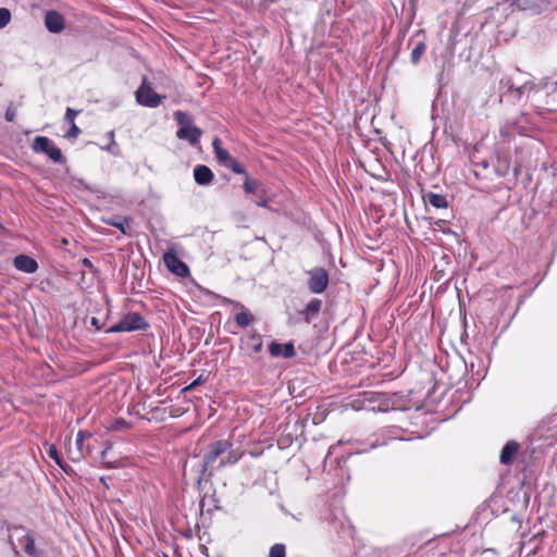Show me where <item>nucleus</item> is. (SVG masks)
I'll use <instances>...</instances> for the list:
<instances>
[{"label":"nucleus","instance_id":"1","mask_svg":"<svg viewBox=\"0 0 557 557\" xmlns=\"http://www.w3.org/2000/svg\"><path fill=\"white\" fill-rule=\"evenodd\" d=\"M244 456L240 449H234L230 440H219L208 446L207 453L202 458V472L206 473L214 468L219 460L218 468H224L237 463Z\"/></svg>","mask_w":557,"mask_h":557},{"label":"nucleus","instance_id":"2","mask_svg":"<svg viewBox=\"0 0 557 557\" xmlns=\"http://www.w3.org/2000/svg\"><path fill=\"white\" fill-rule=\"evenodd\" d=\"M212 148H213L215 158L221 165L231 170L235 174L245 175L243 189L246 194H256V193L265 194L264 190L261 188L262 187L261 182L256 178L249 177V175L246 172L245 166L243 164H240L239 162H237V160L226 149H224L222 147V141L219 137L213 138Z\"/></svg>","mask_w":557,"mask_h":557},{"label":"nucleus","instance_id":"3","mask_svg":"<svg viewBox=\"0 0 557 557\" xmlns=\"http://www.w3.org/2000/svg\"><path fill=\"white\" fill-rule=\"evenodd\" d=\"M149 326L148 321L139 312H127L115 324L110 326L107 332L122 333L146 331Z\"/></svg>","mask_w":557,"mask_h":557},{"label":"nucleus","instance_id":"4","mask_svg":"<svg viewBox=\"0 0 557 557\" xmlns=\"http://www.w3.org/2000/svg\"><path fill=\"white\" fill-rule=\"evenodd\" d=\"M32 149L35 153H45L50 160H52L55 163H65V158L62 154L61 149L57 147L50 138L46 136L35 137L32 144Z\"/></svg>","mask_w":557,"mask_h":557},{"label":"nucleus","instance_id":"5","mask_svg":"<svg viewBox=\"0 0 557 557\" xmlns=\"http://www.w3.org/2000/svg\"><path fill=\"white\" fill-rule=\"evenodd\" d=\"M164 98L165 96H160L153 90L146 77H144L141 85L136 90V101L144 107L157 108Z\"/></svg>","mask_w":557,"mask_h":557},{"label":"nucleus","instance_id":"6","mask_svg":"<svg viewBox=\"0 0 557 557\" xmlns=\"http://www.w3.org/2000/svg\"><path fill=\"white\" fill-rule=\"evenodd\" d=\"M163 262L166 269L176 276L185 278L190 275L188 265L178 258L176 251L173 248L164 252Z\"/></svg>","mask_w":557,"mask_h":557},{"label":"nucleus","instance_id":"7","mask_svg":"<svg viewBox=\"0 0 557 557\" xmlns=\"http://www.w3.org/2000/svg\"><path fill=\"white\" fill-rule=\"evenodd\" d=\"M309 275L308 288L313 294H322L329 286L330 277L324 268H314L307 272Z\"/></svg>","mask_w":557,"mask_h":557},{"label":"nucleus","instance_id":"8","mask_svg":"<svg viewBox=\"0 0 557 557\" xmlns=\"http://www.w3.org/2000/svg\"><path fill=\"white\" fill-rule=\"evenodd\" d=\"M90 437H91V433L88 432V431L79 430L77 432V435H76V449L73 450V449L70 448L69 451H67L69 458L72 461L78 462L82 459H84L86 454H90V449L89 448L84 450V442L87 438H90Z\"/></svg>","mask_w":557,"mask_h":557},{"label":"nucleus","instance_id":"9","mask_svg":"<svg viewBox=\"0 0 557 557\" xmlns=\"http://www.w3.org/2000/svg\"><path fill=\"white\" fill-rule=\"evenodd\" d=\"M13 529L16 532L21 533V536L18 537V543L21 546H23L24 552L30 557L39 556L36 553L35 535H34L33 531L27 530L26 528H24L22 525L14 527Z\"/></svg>","mask_w":557,"mask_h":557},{"label":"nucleus","instance_id":"10","mask_svg":"<svg viewBox=\"0 0 557 557\" xmlns=\"http://www.w3.org/2000/svg\"><path fill=\"white\" fill-rule=\"evenodd\" d=\"M14 267L25 273L32 274L38 270L37 261L27 255H17L13 260Z\"/></svg>","mask_w":557,"mask_h":557},{"label":"nucleus","instance_id":"11","mask_svg":"<svg viewBox=\"0 0 557 557\" xmlns=\"http://www.w3.org/2000/svg\"><path fill=\"white\" fill-rule=\"evenodd\" d=\"M269 351L272 357H284L286 359L293 358L296 355L294 344L288 342L280 344L272 342L269 346Z\"/></svg>","mask_w":557,"mask_h":557},{"label":"nucleus","instance_id":"12","mask_svg":"<svg viewBox=\"0 0 557 557\" xmlns=\"http://www.w3.org/2000/svg\"><path fill=\"white\" fill-rule=\"evenodd\" d=\"M45 26L51 33H60L64 28V17L57 11H48L45 16Z\"/></svg>","mask_w":557,"mask_h":557},{"label":"nucleus","instance_id":"13","mask_svg":"<svg viewBox=\"0 0 557 557\" xmlns=\"http://www.w3.org/2000/svg\"><path fill=\"white\" fill-rule=\"evenodd\" d=\"M201 135L202 131L195 125L183 126L176 132V136L178 139H186L191 145L198 143Z\"/></svg>","mask_w":557,"mask_h":557},{"label":"nucleus","instance_id":"14","mask_svg":"<svg viewBox=\"0 0 557 557\" xmlns=\"http://www.w3.org/2000/svg\"><path fill=\"white\" fill-rule=\"evenodd\" d=\"M520 449V444L516 441H509L502 449L499 460L503 465H511Z\"/></svg>","mask_w":557,"mask_h":557},{"label":"nucleus","instance_id":"15","mask_svg":"<svg viewBox=\"0 0 557 557\" xmlns=\"http://www.w3.org/2000/svg\"><path fill=\"white\" fill-rule=\"evenodd\" d=\"M194 178L199 185H208L213 181L214 174L209 166L198 164L194 169Z\"/></svg>","mask_w":557,"mask_h":557},{"label":"nucleus","instance_id":"16","mask_svg":"<svg viewBox=\"0 0 557 557\" xmlns=\"http://www.w3.org/2000/svg\"><path fill=\"white\" fill-rule=\"evenodd\" d=\"M228 301L242 309V311L235 315V322L237 325L240 327H247L253 321L252 314L240 302H236L234 300Z\"/></svg>","mask_w":557,"mask_h":557},{"label":"nucleus","instance_id":"17","mask_svg":"<svg viewBox=\"0 0 557 557\" xmlns=\"http://www.w3.org/2000/svg\"><path fill=\"white\" fill-rule=\"evenodd\" d=\"M322 308V300L314 298L308 302L305 309L301 311V314L307 323L311 322V320L318 315Z\"/></svg>","mask_w":557,"mask_h":557},{"label":"nucleus","instance_id":"18","mask_svg":"<svg viewBox=\"0 0 557 557\" xmlns=\"http://www.w3.org/2000/svg\"><path fill=\"white\" fill-rule=\"evenodd\" d=\"M246 348L253 354H259L263 348V341L260 334L253 332L249 334L245 342Z\"/></svg>","mask_w":557,"mask_h":557},{"label":"nucleus","instance_id":"19","mask_svg":"<svg viewBox=\"0 0 557 557\" xmlns=\"http://www.w3.org/2000/svg\"><path fill=\"white\" fill-rule=\"evenodd\" d=\"M113 447V443L111 441H106L103 443V449L100 454V461H101V465L103 468L106 469H116L120 467V462L119 461H112L109 459V451L112 449Z\"/></svg>","mask_w":557,"mask_h":557},{"label":"nucleus","instance_id":"20","mask_svg":"<svg viewBox=\"0 0 557 557\" xmlns=\"http://www.w3.org/2000/svg\"><path fill=\"white\" fill-rule=\"evenodd\" d=\"M425 201L436 209H445L448 207L446 196L436 193H429L425 196Z\"/></svg>","mask_w":557,"mask_h":557},{"label":"nucleus","instance_id":"21","mask_svg":"<svg viewBox=\"0 0 557 557\" xmlns=\"http://www.w3.org/2000/svg\"><path fill=\"white\" fill-rule=\"evenodd\" d=\"M47 454L64 472H67V470L70 469V466L63 461L55 445H53V444L49 445L48 449H47Z\"/></svg>","mask_w":557,"mask_h":557},{"label":"nucleus","instance_id":"22","mask_svg":"<svg viewBox=\"0 0 557 557\" xmlns=\"http://www.w3.org/2000/svg\"><path fill=\"white\" fill-rule=\"evenodd\" d=\"M425 50L426 44L423 40L417 41L410 54L411 63L414 65L418 64L425 53Z\"/></svg>","mask_w":557,"mask_h":557},{"label":"nucleus","instance_id":"23","mask_svg":"<svg viewBox=\"0 0 557 557\" xmlns=\"http://www.w3.org/2000/svg\"><path fill=\"white\" fill-rule=\"evenodd\" d=\"M131 424L124 418L115 419L110 426H108L109 431H122L129 429Z\"/></svg>","mask_w":557,"mask_h":557},{"label":"nucleus","instance_id":"24","mask_svg":"<svg viewBox=\"0 0 557 557\" xmlns=\"http://www.w3.org/2000/svg\"><path fill=\"white\" fill-rule=\"evenodd\" d=\"M174 119L177 122V124L181 125V127L187 126V125H193L190 117H189L188 113H186V112L176 111L174 113Z\"/></svg>","mask_w":557,"mask_h":557},{"label":"nucleus","instance_id":"25","mask_svg":"<svg viewBox=\"0 0 557 557\" xmlns=\"http://www.w3.org/2000/svg\"><path fill=\"white\" fill-rule=\"evenodd\" d=\"M269 557H286V547L284 544H274L271 546Z\"/></svg>","mask_w":557,"mask_h":557},{"label":"nucleus","instance_id":"26","mask_svg":"<svg viewBox=\"0 0 557 557\" xmlns=\"http://www.w3.org/2000/svg\"><path fill=\"white\" fill-rule=\"evenodd\" d=\"M11 21V12L7 8H0V28L5 27Z\"/></svg>","mask_w":557,"mask_h":557},{"label":"nucleus","instance_id":"27","mask_svg":"<svg viewBox=\"0 0 557 557\" xmlns=\"http://www.w3.org/2000/svg\"><path fill=\"white\" fill-rule=\"evenodd\" d=\"M107 223L109 225H112L116 228H119L123 234H128L127 231H126V224L129 223V219H123L121 221H113V220H109L107 221Z\"/></svg>","mask_w":557,"mask_h":557},{"label":"nucleus","instance_id":"28","mask_svg":"<svg viewBox=\"0 0 557 557\" xmlns=\"http://www.w3.org/2000/svg\"><path fill=\"white\" fill-rule=\"evenodd\" d=\"M81 128L75 124H71L70 129L66 132L65 137L69 139H75L79 136Z\"/></svg>","mask_w":557,"mask_h":557},{"label":"nucleus","instance_id":"29","mask_svg":"<svg viewBox=\"0 0 557 557\" xmlns=\"http://www.w3.org/2000/svg\"><path fill=\"white\" fill-rule=\"evenodd\" d=\"M79 114V111L78 110H75V109H72V108H67L66 109V112H65V121L70 124H73L75 123V117Z\"/></svg>","mask_w":557,"mask_h":557},{"label":"nucleus","instance_id":"30","mask_svg":"<svg viewBox=\"0 0 557 557\" xmlns=\"http://www.w3.org/2000/svg\"><path fill=\"white\" fill-rule=\"evenodd\" d=\"M384 395L376 392H367L364 393V399L370 404H373L380 400Z\"/></svg>","mask_w":557,"mask_h":557},{"label":"nucleus","instance_id":"31","mask_svg":"<svg viewBox=\"0 0 557 557\" xmlns=\"http://www.w3.org/2000/svg\"><path fill=\"white\" fill-rule=\"evenodd\" d=\"M82 264H83L84 268L88 269L90 272H92V273L97 272V269H96V267L94 265V263L91 262L90 259L84 258L82 260Z\"/></svg>","mask_w":557,"mask_h":557},{"label":"nucleus","instance_id":"32","mask_svg":"<svg viewBox=\"0 0 557 557\" xmlns=\"http://www.w3.org/2000/svg\"><path fill=\"white\" fill-rule=\"evenodd\" d=\"M260 199L257 201V206L259 207H262V208H270L269 203H270V200L264 196V194L260 193Z\"/></svg>","mask_w":557,"mask_h":557},{"label":"nucleus","instance_id":"33","mask_svg":"<svg viewBox=\"0 0 557 557\" xmlns=\"http://www.w3.org/2000/svg\"><path fill=\"white\" fill-rule=\"evenodd\" d=\"M4 117L8 122H13L15 119V111L12 109H8L5 111Z\"/></svg>","mask_w":557,"mask_h":557},{"label":"nucleus","instance_id":"34","mask_svg":"<svg viewBox=\"0 0 557 557\" xmlns=\"http://www.w3.org/2000/svg\"><path fill=\"white\" fill-rule=\"evenodd\" d=\"M199 383H200V377H198L197 380L193 381L189 385H187V386L184 388V391H193V389H195V387H196L197 385H199Z\"/></svg>","mask_w":557,"mask_h":557},{"label":"nucleus","instance_id":"35","mask_svg":"<svg viewBox=\"0 0 557 557\" xmlns=\"http://www.w3.org/2000/svg\"><path fill=\"white\" fill-rule=\"evenodd\" d=\"M481 165H482L483 169H486L488 166V162L487 161H482Z\"/></svg>","mask_w":557,"mask_h":557},{"label":"nucleus","instance_id":"36","mask_svg":"<svg viewBox=\"0 0 557 557\" xmlns=\"http://www.w3.org/2000/svg\"><path fill=\"white\" fill-rule=\"evenodd\" d=\"M375 408H377V409H382V408H381V404H379V405H377V407H375V406H369V409L374 410Z\"/></svg>","mask_w":557,"mask_h":557},{"label":"nucleus","instance_id":"37","mask_svg":"<svg viewBox=\"0 0 557 557\" xmlns=\"http://www.w3.org/2000/svg\"><path fill=\"white\" fill-rule=\"evenodd\" d=\"M35 557H42V556H35Z\"/></svg>","mask_w":557,"mask_h":557}]
</instances>
